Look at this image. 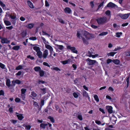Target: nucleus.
<instances>
[{"mask_svg": "<svg viewBox=\"0 0 130 130\" xmlns=\"http://www.w3.org/2000/svg\"><path fill=\"white\" fill-rule=\"evenodd\" d=\"M118 16L120 17L123 19H127L130 15V13L126 14L119 13L118 15Z\"/></svg>", "mask_w": 130, "mask_h": 130, "instance_id": "4", "label": "nucleus"}, {"mask_svg": "<svg viewBox=\"0 0 130 130\" xmlns=\"http://www.w3.org/2000/svg\"><path fill=\"white\" fill-rule=\"evenodd\" d=\"M106 108L108 112L110 113H111L113 112L112 107V106H107Z\"/></svg>", "mask_w": 130, "mask_h": 130, "instance_id": "12", "label": "nucleus"}, {"mask_svg": "<svg viewBox=\"0 0 130 130\" xmlns=\"http://www.w3.org/2000/svg\"><path fill=\"white\" fill-rule=\"evenodd\" d=\"M0 67L2 69H5V70L6 72H7V70L6 67L5 65L0 62Z\"/></svg>", "mask_w": 130, "mask_h": 130, "instance_id": "23", "label": "nucleus"}, {"mask_svg": "<svg viewBox=\"0 0 130 130\" xmlns=\"http://www.w3.org/2000/svg\"><path fill=\"white\" fill-rule=\"evenodd\" d=\"M113 83L115 84H119L118 82V81L116 79H114L113 80Z\"/></svg>", "mask_w": 130, "mask_h": 130, "instance_id": "59", "label": "nucleus"}, {"mask_svg": "<svg viewBox=\"0 0 130 130\" xmlns=\"http://www.w3.org/2000/svg\"><path fill=\"white\" fill-rule=\"evenodd\" d=\"M95 54V53L94 49L92 48H91L90 50L88 51L86 54L88 56L91 57L92 55V54Z\"/></svg>", "mask_w": 130, "mask_h": 130, "instance_id": "7", "label": "nucleus"}, {"mask_svg": "<svg viewBox=\"0 0 130 130\" xmlns=\"http://www.w3.org/2000/svg\"><path fill=\"white\" fill-rule=\"evenodd\" d=\"M83 96L85 97L86 98L88 97V98H89L88 96V95L87 92L84 90H83Z\"/></svg>", "mask_w": 130, "mask_h": 130, "instance_id": "19", "label": "nucleus"}, {"mask_svg": "<svg viewBox=\"0 0 130 130\" xmlns=\"http://www.w3.org/2000/svg\"><path fill=\"white\" fill-rule=\"evenodd\" d=\"M111 62H112V60L111 59L108 58L107 59L106 61V63L107 64H108Z\"/></svg>", "mask_w": 130, "mask_h": 130, "instance_id": "47", "label": "nucleus"}, {"mask_svg": "<svg viewBox=\"0 0 130 130\" xmlns=\"http://www.w3.org/2000/svg\"><path fill=\"white\" fill-rule=\"evenodd\" d=\"M128 24V23L127 22L125 23H123L122 25V26L123 27H124L127 26Z\"/></svg>", "mask_w": 130, "mask_h": 130, "instance_id": "63", "label": "nucleus"}, {"mask_svg": "<svg viewBox=\"0 0 130 130\" xmlns=\"http://www.w3.org/2000/svg\"><path fill=\"white\" fill-rule=\"evenodd\" d=\"M101 56H99V55L98 54H96L95 55H92L91 57H92L93 58H94L96 57H100Z\"/></svg>", "mask_w": 130, "mask_h": 130, "instance_id": "46", "label": "nucleus"}, {"mask_svg": "<svg viewBox=\"0 0 130 130\" xmlns=\"http://www.w3.org/2000/svg\"><path fill=\"white\" fill-rule=\"evenodd\" d=\"M37 55L40 58H42V53L41 51L37 53Z\"/></svg>", "mask_w": 130, "mask_h": 130, "instance_id": "18", "label": "nucleus"}, {"mask_svg": "<svg viewBox=\"0 0 130 130\" xmlns=\"http://www.w3.org/2000/svg\"><path fill=\"white\" fill-rule=\"evenodd\" d=\"M94 98L95 100L97 102H99V99L98 98V96L96 95H95L94 96Z\"/></svg>", "mask_w": 130, "mask_h": 130, "instance_id": "39", "label": "nucleus"}, {"mask_svg": "<svg viewBox=\"0 0 130 130\" xmlns=\"http://www.w3.org/2000/svg\"><path fill=\"white\" fill-rule=\"evenodd\" d=\"M31 95L34 97H36L37 95V94L35 92L33 91H32L31 92Z\"/></svg>", "mask_w": 130, "mask_h": 130, "instance_id": "49", "label": "nucleus"}, {"mask_svg": "<svg viewBox=\"0 0 130 130\" xmlns=\"http://www.w3.org/2000/svg\"><path fill=\"white\" fill-rule=\"evenodd\" d=\"M11 81L10 79H8L6 80V85L9 88L11 92H13L14 91V89H13L14 86L13 85V84L11 85L10 84Z\"/></svg>", "mask_w": 130, "mask_h": 130, "instance_id": "3", "label": "nucleus"}, {"mask_svg": "<svg viewBox=\"0 0 130 130\" xmlns=\"http://www.w3.org/2000/svg\"><path fill=\"white\" fill-rule=\"evenodd\" d=\"M110 120L112 121V123L113 124H115L116 123V121H117V118L116 117H113L111 118Z\"/></svg>", "mask_w": 130, "mask_h": 130, "instance_id": "16", "label": "nucleus"}, {"mask_svg": "<svg viewBox=\"0 0 130 130\" xmlns=\"http://www.w3.org/2000/svg\"><path fill=\"white\" fill-rule=\"evenodd\" d=\"M77 118L80 120H83V117L81 115H78Z\"/></svg>", "mask_w": 130, "mask_h": 130, "instance_id": "52", "label": "nucleus"}, {"mask_svg": "<svg viewBox=\"0 0 130 130\" xmlns=\"http://www.w3.org/2000/svg\"><path fill=\"white\" fill-rule=\"evenodd\" d=\"M41 38L43 41V42L45 44V45L46 44H49L48 42L45 39L44 37H42Z\"/></svg>", "mask_w": 130, "mask_h": 130, "instance_id": "32", "label": "nucleus"}, {"mask_svg": "<svg viewBox=\"0 0 130 130\" xmlns=\"http://www.w3.org/2000/svg\"><path fill=\"white\" fill-rule=\"evenodd\" d=\"M33 49L37 53L40 51V48L39 47L37 46H34L33 47Z\"/></svg>", "mask_w": 130, "mask_h": 130, "instance_id": "27", "label": "nucleus"}, {"mask_svg": "<svg viewBox=\"0 0 130 130\" xmlns=\"http://www.w3.org/2000/svg\"><path fill=\"white\" fill-rule=\"evenodd\" d=\"M112 62L115 64L118 65L120 63V61L117 59H113L112 60Z\"/></svg>", "mask_w": 130, "mask_h": 130, "instance_id": "26", "label": "nucleus"}, {"mask_svg": "<svg viewBox=\"0 0 130 130\" xmlns=\"http://www.w3.org/2000/svg\"><path fill=\"white\" fill-rule=\"evenodd\" d=\"M9 16L12 19L14 20L16 18V16L15 14H14L13 15H10Z\"/></svg>", "mask_w": 130, "mask_h": 130, "instance_id": "37", "label": "nucleus"}, {"mask_svg": "<svg viewBox=\"0 0 130 130\" xmlns=\"http://www.w3.org/2000/svg\"><path fill=\"white\" fill-rule=\"evenodd\" d=\"M48 51L47 49H45L43 52L42 54V58L44 59L46 58L48 55Z\"/></svg>", "mask_w": 130, "mask_h": 130, "instance_id": "8", "label": "nucleus"}, {"mask_svg": "<svg viewBox=\"0 0 130 130\" xmlns=\"http://www.w3.org/2000/svg\"><path fill=\"white\" fill-rule=\"evenodd\" d=\"M20 47L19 46L16 45L13 46L12 49L15 50H18L20 48Z\"/></svg>", "mask_w": 130, "mask_h": 130, "instance_id": "34", "label": "nucleus"}, {"mask_svg": "<svg viewBox=\"0 0 130 130\" xmlns=\"http://www.w3.org/2000/svg\"><path fill=\"white\" fill-rule=\"evenodd\" d=\"M29 7L31 8H34V6L32 3L29 1H27Z\"/></svg>", "mask_w": 130, "mask_h": 130, "instance_id": "22", "label": "nucleus"}, {"mask_svg": "<svg viewBox=\"0 0 130 130\" xmlns=\"http://www.w3.org/2000/svg\"><path fill=\"white\" fill-rule=\"evenodd\" d=\"M107 19L106 17H101L97 19L96 21L98 24L99 25L103 24L107 22Z\"/></svg>", "mask_w": 130, "mask_h": 130, "instance_id": "2", "label": "nucleus"}, {"mask_svg": "<svg viewBox=\"0 0 130 130\" xmlns=\"http://www.w3.org/2000/svg\"><path fill=\"white\" fill-rule=\"evenodd\" d=\"M48 125L47 124L41 123L40 124V127L43 129L45 128V127Z\"/></svg>", "mask_w": 130, "mask_h": 130, "instance_id": "30", "label": "nucleus"}, {"mask_svg": "<svg viewBox=\"0 0 130 130\" xmlns=\"http://www.w3.org/2000/svg\"><path fill=\"white\" fill-rule=\"evenodd\" d=\"M27 58H29L31 60H33L34 58V57L31 56L30 55L27 56Z\"/></svg>", "mask_w": 130, "mask_h": 130, "instance_id": "56", "label": "nucleus"}, {"mask_svg": "<svg viewBox=\"0 0 130 130\" xmlns=\"http://www.w3.org/2000/svg\"><path fill=\"white\" fill-rule=\"evenodd\" d=\"M21 98L23 100H24L25 98V94H21Z\"/></svg>", "mask_w": 130, "mask_h": 130, "instance_id": "62", "label": "nucleus"}, {"mask_svg": "<svg viewBox=\"0 0 130 130\" xmlns=\"http://www.w3.org/2000/svg\"><path fill=\"white\" fill-rule=\"evenodd\" d=\"M16 114L18 118V119L20 120H22L24 118L22 114H19L17 112H16Z\"/></svg>", "mask_w": 130, "mask_h": 130, "instance_id": "14", "label": "nucleus"}, {"mask_svg": "<svg viewBox=\"0 0 130 130\" xmlns=\"http://www.w3.org/2000/svg\"><path fill=\"white\" fill-rule=\"evenodd\" d=\"M4 91L2 90L0 91V95H4Z\"/></svg>", "mask_w": 130, "mask_h": 130, "instance_id": "58", "label": "nucleus"}, {"mask_svg": "<svg viewBox=\"0 0 130 130\" xmlns=\"http://www.w3.org/2000/svg\"><path fill=\"white\" fill-rule=\"evenodd\" d=\"M108 34V32L107 31L103 32L99 34V36H103L107 35Z\"/></svg>", "mask_w": 130, "mask_h": 130, "instance_id": "35", "label": "nucleus"}, {"mask_svg": "<svg viewBox=\"0 0 130 130\" xmlns=\"http://www.w3.org/2000/svg\"><path fill=\"white\" fill-rule=\"evenodd\" d=\"M22 36L23 37H25L26 35V32L25 31H23L22 33Z\"/></svg>", "mask_w": 130, "mask_h": 130, "instance_id": "54", "label": "nucleus"}, {"mask_svg": "<svg viewBox=\"0 0 130 130\" xmlns=\"http://www.w3.org/2000/svg\"><path fill=\"white\" fill-rule=\"evenodd\" d=\"M45 47L49 51L53 50V49L52 47L49 45L48 44H46Z\"/></svg>", "mask_w": 130, "mask_h": 130, "instance_id": "17", "label": "nucleus"}, {"mask_svg": "<svg viewBox=\"0 0 130 130\" xmlns=\"http://www.w3.org/2000/svg\"><path fill=\"white\" fill-rule=\"evenodd\" d=\"M110 12L109 10H107L105 12V14L108 15H110Z\"/></svg>", "mask_w": 130, "mask_h": 130, "instance_id": "55", "label": "nucleus"}, {"mask_svg": "<svg viewBox=\"0 0 130 130\" xmlns=\"http://www.w3.org/2000/svg\"><path fill=\"white\" fill-rule=\"evenodd\" d=\"M12 83L13 84V85L14 87L15 86V84H20L21 83V81L19 80L16 79L15 80H13L12 81Z\"/></svg>", "mask_w": 130, "mask_h": 130, "instance_id": "11", "label": "nucleus"}, {"mask_svg": "<svg viewBox=\"0 0 130 130\" xmlns=\"http://www.w3.org/2000/svg\"><path fill=\"white\" fill-rule=\"evenodd\" d=\"M125 55L127 56H130V52H125Z\"/></svg>", "mask_w": 130, "mask_h": 130, "instance_id": "64", "label": "nucleus"}, {"mask_svg": "<svg viewBox=\"0 0 130 130\" xmlns=\"http://www.w3.org/2000/svg\"><path fill=\"white\" fill-rule=\"evenodd\" d=\"M39 72L40 75V76L42 77L44 76V73L43 71L42 70H40Z\"/></svg>", "mask_w": 130, "mask_h": 130, "instance_id": "40", "label": "nucleus"}, {"mask_svg": "<svg viewBox=\"0 0 130 130\" xmlns=\"http://www.w3.org/2000/svg\"><path fill=\"white\" fill-rule=\"evenodd\" d=\"M10 41L8 40L7 38H2V39L1 42L3 43H9Z\"/></svg>", "mask_w": 130, "mask_h": 130, "instance_id": "15", "label": "nucleus"}, {"mask_svg": "<svg viewBox=\"0 0 130 130\" xmlns=\"http://www.w3.org/2000/svg\"><path fill=\"white\" fill-rule=\"evenodd\" d=\"M34 69L36 72H39L41 70V69L40 67H36L34 68Z\"/></svg>", "mask_w": 130, "mask_h": 130, "instance_id": "31", "label": "nucleus"}, {"mask_svg": "<svg viewBox=\"0 0 130 130\" xmlns=\"http://www.w3.org/2000/svg\"><path fill=\"white\" fill-rule=\"evenodd\" d=\"M107 7L111 8H117V6L115 4L112 2H110L107 5Z\"/></svg>", "mask_w": 130, "mask_h": 130, "instance_id": "9", "label": "nucleus"}, {"mask_svg": "<svg viewBox=\"0 0 130 130\" xmlns=\"http://www.w3.org/2000/svg\"><path fill=\"white\" fill-rule=\"evenodd\" d=\"M51 69L52 70H55L56 71H60L61 70L57 67H55L53 66L52 68H51Z\"/></svg>", "mask_w": 130, "mask_h": 130, "instance_id": "29", "label": "nucleus"}, {"mask_svg": "<svg viewBox=\"0 0 130 130\" xmlns=\"http://www.w3.org/2000/svg\"><path fill=\"white\" fill-rule=\"evenodd\" d=\"M67 47L68 49L70 50L73 52L77 54V51L75 47L71 46L70 45H68L67 46Z\"/></svg>", "mask_w": 130, "mask_h": 130, "instance_id": "5", "label": "nucleus"}, {"mask_svg": "<svg viewBox=\"0 0 130 130\" xmlns=\"http://www.w3.org/2000/svg\"><path fill=\"white\" fill-rule=\"evenodd\" d=\"M122 34V33L121 32H117L116 34V36L117 37L119 38L120 37L121 35Z\"/></svg>", "mask_w": 130, "mask_h": 130, "instance_id": "41", "label": "nucleus"}, {"mask_svg": "<svg viewBox=\"0 0 130 130\" xmlns=\"http://www.w3.org/2000/svg\"><path fill=\"white\" fill-rule=\"evenodd\" d=\"M31 127L30 125H26L25 126V128L27 129V130H29L30 129Z\"/></svg>", "mask_w": 130, "mask_h": 130, "instance_id": "61", "label": "nucleus"}, {"mask_svg": "<svg viewBox=\"0 0 130 130\" xmlns=\"http://www.w3.org/2000/svg\"><path fill=\"white\" fill-rule=\"evenodd\" d=\"M0 4L3 9H4L5 8V5L1 1H0Z\"/></svg>", "mask_w": 130, "mask_h": 130, "instance_id": "38", "label": "nucleus"}, {"mask_svg": "<svg viewBox=\"0 0 130 130\" xmlns=\"http://www.w3.org/2000/svg\"><path fill=\"white\" fill-rule=\"evenodd\" d=\"M72 61L71 59L69 58L66 60L61 61H60V63L64 65L67 64H70Z\"/></svg>", "mask_w": 130, "mask_h": 130, "instance_id": "10", "label": "nucleus"}, {"mask_svg": "<svg viewBox=\"0 0 130 130\" xmlns=\"http://www.w3.org/2000/svg\"><path fill=\"white\" fill-rule=\"evenodd\" d=\"M113 27L114 29L115 30H117L119 29L120 27V26L119 25H117L115 23L113 24Z\"/></svg>", "mask_w": 130, "mask_h": 130, "instance_id": "20", "label": "nucleus"}, {"mask_svg": "<svg viewBox=\"0 0 130 130\" xmlns=\"http://www.w3.org/2000/svg\"><path fill=\"white\" fill-rule=\"evenodd\" d=\"M72 125L73 126L74 129H77L78 126L77 124L75 123H73L72 124Z\"/></svg>", "mask_w": 130, "mask_h": 130, "instance_id": "43", "label": "nucleus"}, {"mask_svg": "<svg viewBox=\"0 0 130 130\" xmlns=\"http://www.w3.org/2000/svg\"><path fill=\"white\" fill-rule=\"evenodd\" d=\"M73 95L75 98H77L78 96V93L76 92H74L73 94Z\"/></svg>", "mask_w": 130, "mask_h": 130, "instance_id": "48", "label": "nucleus"}, {"mask_svg": "<svg viewBox=\"0 0 130 130\" xmlns=\"http://www.w3.org/2000/svg\"><path fill=\"white\" fill-rule=\"evenodd\" d=\"M64 11L66 13L70 14L72 13V11L71 9L68 7L64 9Z\"/></svg>", "mask_w": 130, "mask_h": 130, "instance_id": "13", "label": "nucleus"}, {"mask_svg": "<svg viewBox=\"0 0 130 130\" xmlns=\"http://www.w3.org/2000/svg\"><path fill=\"white\" fill-rule=\"evenodd\" d=\"M55 45L57 47V48L60 50H63L64 48V46L61 45H59L57 44H55Z\"/></svg>", "mask_w": 130, "mask_h": 130, "instance_id": "24", "label": "nucleus"}, {"mask_svg": "<svg viewBox=\"0 0 130 130\" xmlns=\"http://www.w3.org/2000/svg\"><path fill=\"white\" fill-rule=\"evenodd\" d=\"M99 110L100 111H101L103 113H105L104 110V109H103L101 108H100Z\"/></svg>", "mask_w": 130, "mask_h": 130, "instance_id": "60", "label": "nucleus"}, {"mask_svg": "<svg viewBox=\"0 0 130 130\" xmlns=\"http://www.w3.org/2000/svg\"><path fill=\"white\" fill-rule=\"evenodd\" d=\"M116 53V52H111L107 53V55L108 56L113 57L114 55Z\"/></svg>", "mask_w": 130, "mask_h": 130, "instance_id": "28", "label": "nucleus"}, {"mask_svg": "<svg viewBox=\"0 0 130 130\" xmlns=\"http://www.w3.org/2000/svg\"><path fill=\"white\" fill-rule=\"evenodd\" d=\"M43 64L44 66H47L48 67H50V66L49 64L47 62H44L43 63Z\"/></svg>", "mask_w": 130, "mask_h": 130, "instance_id": "53", "label": "nucleus"}, {"mask_svg": "<svg viewBox=\"0 0 130 130\" xmlns=\"http://www.w3.org/2000/svg\"><path fill=\"white\" fill-rule=\"evenodd\" d=\"M4 22L6 26H9L11 25V22L5 20H4Z\"/></svg>", "mask_w": 130, "mask_h": 130, "instance_id": "33", "label": "nucleus"}, {"mask_svg": "<svg viewBox=\"0 0 130 130\" xmlns=\"http://www.w3.org/2000/svg\"><path fill=\"white\" fill-rule=\"evenodd\" d=\"M23 67L21 65H20L17 66L16 68L15 69L17 70H19L22 69Z\"/></svg>", "mask_w": 130, "mask_h": 130, "instance_id": "44", "label": "nucleus"}, {"mask_svg": "<svg viewBox=\"0 0 130 130\" xmlns=\"http://www.w3.org/2000/svg\"><path fill=\"white\" fill-rule=\"evenodd\" d=\"M77 36L78 38L80 39L81 38L84 43L86 44H88L89 40L94 38L93 34L81 29H79L77 31Z\"/></svg>", "mask_w": 130, "mask_h": 130, "instance_id": "1", "label": "nucleus"}, {"mask_svg": "<svg viewBox=\"0 0 130 130\" xmlns=\"http://www.w3.org/2000/svg\"><path fill=\"white\" fill-rule=\"evenodd\" d=\"M34 23H31L27 25L26 27L28 28L31 29L34 26Z\"/></svg>", "mask_w": 130, "mask_h": 130, "instance_id": "21", "label": "nucleus"}, {"mask_svg": "<svg viewBox=\"0 0 130 130\" xmlns=\"http://www.w3.org/2000/svg\"><path fill=\"white\" fill-rule=\"evenodd\" d=\"M50 56L51 57H52L53 58V57L52 56V55L53 54L54 52V51L53 49L52 50L50 51Z\"/></svg>", "mask_w": 130, "mask_h": 130, "instance_id": "45", "label": "nucleus"}, {"mask_svg": "<svg viewBox=\"0 0 130 130\" xmlns=\"http://www.w3.org/2000/svg\"><path fill=\"white\" fill-rule=\"evenodd\" d=\"M26 90L25 89L23 88L21 89V94H25V93L26 91Z\"/></svg>", "mask_w": 130, "mask_h": 130, "instance_id": "42", "label": "nucleus"}, {"mask_svg": "<svg viewBox=\"0 0 130 130\" xmlns=\"http://www.w3.org/2000/svg\"><path fill=\"white\" fill-rule=\"evenodd\" d=\"M72 67L73 68V70H75L77 68V66L76 64H73L72 66Z\"/></svg>", "mask_w": 130, "mask_h": 130, "instance_id": "50", "label": "nucleus"}, {"mask_svg": "<svg viewBox=\"0 0 130 130\" xmlns=\"http://www.w3.org/2000/svg\"><path fill=\"white\" fill-rule=\"evenodd\" d=\"M40 92L42 94H44L46 93V88H40Z\"/></svg>", "mask_w": 130, "mask_h": 130, "instance_id": "25", "label": "nucleus"}, {"mask_svg": "<svg viewBox=\"0 0 130 130\" xmlns=\"http://www.w3.org/2000/svg\"><path fill=\"white\" fill-rule=\"evenodd\" d=\"M44 104V100H41V101L40 106L42 107Z\"/></svg>", "mask_w": 130, "mask_h": 130, "instance_id": "57", "label": "nucleus"}, {"mask_svg": "<svg viewBox=\"0 0 130 130\" xmlns=\"http://www.w3.org/2000/svg\"><path fill=\"white\" fill-rule=\"evenodd\" d=\"M29 39L32 40H37V38L36 37H31L29 38Z\"/></svg>", "mask_w": 130, "mask_h": 130, "instance_id": "51", "label": "nucleus"}, {"mask_svg": "<svg viewBox=\"0 0 130 130\" xmlns=\"http://www.w3.org/2000/svg\"><path fill=\"white\" fill-rule=\"evenodd\" d=\"M86 61L88 62L87 64L89 65H92L97 62L95 60H92L89 58H88L86 60Z\"/></svg>", "mask_w": 130, "mask_h": 130, "instance_id": "6", "label": "nucleus"}, {"mask_svg": "<svg viewBox=\"0 0 130 130\" xmlns=\"http://www.w3.org/2000/svg\"><path fill=\"white\" fill-rule=\"evenodd\" d=\"M48 118L49 119L51 122L52 123H53L54 122L55 120L54 118L50 116L48 117Z\"/></svg>", "mask_w": 130, "mask_h": 130, "instance_id": "36", "label": "nucleus"}]
</instances>
